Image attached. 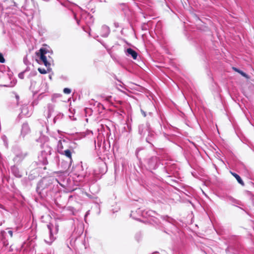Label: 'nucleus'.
I'll use <instances>...</instances> for the list:
<instances>
[{
  "label": "nucleus",
  "instance_id": "nucleus-4",
  "mask_svg": "<svg viewBox=\"0 0 254 254\" xmlns=\"http://www.w3.org/2000/svg\"><path fill=\"white\" fill-rule=\"evenodd\" d=\"M63 143H66L65 140H59L58 144V151L61 154H64V145Z\"/></svg>",
  "mask_w": 254,
  "mask_h": 254
},
{
  "label": "nucleus",
  "instance_id": "nucleus-11",
  "mask_svg": "<svg viewBox=\"0 0 254 254\" xmlns=\"http://www.w3.org/2000/svg\"><path fill=\"white\" fill-rule=\"evenodd\" d=\"M8 233L10 235V237H12L13 236V233L11 230L8 231Z\"/></svg>",
  "mask_w": 254,
  "mask_h": 254
},
{
  "label": "nucleus",
  "instance_id": "nucleus-9",
  "mask_svg": "<svg viewBox=\"0 0 254 254\" xmlns=\"http://www.w3.org/2000/svg\"><path fill=\"white\" fill-rule=\"evenodd\" d=\"M64 93L65 94H70V92H71V90L69 88H65L64 89Z\"/></svg>",
  "mask_w": 254,
  "mask_h": 254
},
{
  "label": "nucleus",
  "instance_id": "nucleus-1",
  "mask_svg": "<svg viewBox=\"0 0 254 254\" xmlns=\"http://www.w3.org/2000/svg\"><path fill=\"white\" fill-rule=\"evenodd\" d=\"M36 55L39 57L40 60L46 67H50L51 63L53 62L51 56L53 55L52 51H50L47 49H40L39 52L36 53Z\"/></svg>",
  "mask_w": 254,
  "mask_h": 254
},
{
  "label": "nucleus",
  "instance_id": "nucleus-7",
  "mask_svg": "<svg viewBox=\"0 0 254 254\" xmlns=\"http://www.w3.org/2000/svg\"><path fill=\"white\" fill-rule=\"evenodd\" d=\"M38 70L41 74H45L47 73V70L44 68H42L39 67L38 68Z\"/></svg>",
  "mask_w": 254,
  "mask_h": 254
},
{
  "label": "nucleus",
  "instance_id": "nucleus-8",
  "mask_svg": "<svg viewBox=\"0 0 254 254\" xmlns=\"http://www.w3.org/2000/svg\"><path fill=\"white\" fill-rule=\"evenodd\" d=\"M5 60L3 57L2 54L0 53V63H5Z\"/></svg>",
  "mask_w": 254,
  "mask_h": 254
},
{
  "label": "nucleus",
  "instance_id": "nucleus-5",
  "mask_svg": "<svg viewBox=\"0 0 254 254\" xmlns=\"http://www.w3.org/2000/svg\"><path fill=\"white\" fill-rule=\"evenodd\" d=\"M231 174L236 178L238 182L242 186H244L245 184L241 177L236 173L231 172Z\"/></svg>",
  "mask_w": 254,
  "mask_h": 254
},
{
  "label": "nucleus",
  "instance_id": "nucleus-2",
  "mask_svg": "<svg viewBox=\"0 0 254 254\" xmlns=\"http://www.w3.org/2000/svg\"><path fill=\"white\" fill-rule=\"evenodd\" d=\"M47 226H48V229H49V230L50 231V233L51 240L53 241V240H54L55 239L54 238V234H57L58 233L59 225L58 223H56L55 224V231H54V232L53 231V228L52 227V226H53V225H48Z\"/></svg>",
  "mask_w": 254,
  "mask_h": 254
},
{
  "label": "nucleus",
  "instance_id": "nucleus-10",
  "mask_svg": "<svg viewBox=\"0 0 254 254\" xmlns=\"http://www.w3.org/2000/svg\"><path fill=\"white\" fill-rule=\"evenodd\" d=\"M239 73L240 74H241L244 77H248L247 74L246 73H245L244 72H243V71L240 70V71H239Z\"/></svg>",
  "mask_w": 254,
  "mask_h": 254
},
{
  "label": "nucleus",
  "instance_id": "nucleus-3",
  "mask_svg": "<svg viewBox=\"0 0 254 254\" xmlns=\"http://www.w3.org/2000/svg\"><path fill=\"white\" fill-rule=\"evenodd\" d=\"M125 53L127 56H131L133 59L136 60L137 59L138 54L132 49H127Z\"/></svg>",
  "mask_w": 254,
  "mask_h": 254
},
{
  "label": "nucleus",
  "instance_id": "nucleus-12",
  "mask_svg": "<svg viewBox=\"0 0 254 254\" xmlns=\"http://www.w3.org/2000/svg\"><path fill=\"white\" fill-rule=\"evenodd\" d=\"M233 69L235 71H237V72H238V73H239V71H240V69H239L237 68L236 67H233Z\"/></svg>",
  "mask_w": 254,
  "mask_h": 254
},
{
  "label": "nucleus",
  "instance_id": "nucleus-6",
  "mask_svg": "<svg viewBox=\"0 0 254 254\" xmlns=\"http://www.w3.org/2000/svg\"><path fill=\"white\" fill-rule=\"evenodd\" d=\"M65 156H66L67 158L70 159V160H72V155H71V152L69 149H66L64 151V154Z\"/></svg>",
  "mask_w": 254,
  "mask_h": 254
},
{
  "label": "nucleus",
  "instance_id": "nucleus-13",
  "mask_svg": "<svg viewBox=\"0 0 254 254\" xmlns=\"http://www.w3.org/2000/svg\"><path fill=\"white\" fill-rule=\"evenodd\" d=\"M141 113H142V115H143L144 117L146 116V114H145V112H144L143 111L141 110Z\"/></svg>",
  "mask_w": 254,
  "mask_h": 254
}]
</instances>
